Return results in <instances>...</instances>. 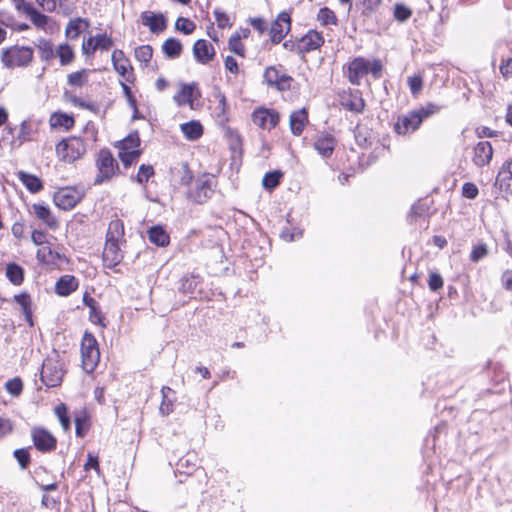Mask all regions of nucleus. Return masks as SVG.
Segmentation results:
<instances>
[{"label": "nucleus", "instance_id": "obj_1", "mask_svg": "<svg viewBox=\"0 0 512 512\" xmlns=\"http://www.w3.org/2000/svg\"><path fill=\"white\" fill-rule=\"evenodd\" d=\"M82 367L87 373H92L100 360V351L96 338L85 332L81 341Z\"/></svg>", "mask_w": 512, "mask_h": 512}, {"label": "nucleus", "instance_id": "obj_2", "mask_svg": "<svg viewBox=\"0 0 512 512\" xmlns=\"http://www.w3.org/2000/svg\"><path fill=\"white\" fill-rule=\"evenodd\" d=\"M86 153V145L80 137L72 136L61 140L56 146L57 156L64 162L72 163Z\"/></svg>", "mask_w": 512, "mask_h": 512}, {"label": "nucleus", "instance_id": "obj_3", "mask_svg": "<svg viewBox=\"0 0 512 512\" xmlns=\"http://www.w3.org/2000/svg\"><path fill=\"white\" fill-rule=\"evenodd\" d=\"M32 58V48L25 46H13L4 49L1 56L2 63L7 68L27 66Z\"/></svg>", "mask_w": 512, "mask_h": 512}, {"label": "nucleus", "instance_id": "obj_4", "mask_svg": "<svg viewBox=\"0 0 512 512\" xmlns=\"http://www.w3.org/2000/svg\"><path fill=\"white\" fill-rule=\"evenodd\" d=\"M55 357H47L42 364L41 381L47 387H56L62 382L64 374L62 363Z\"/></svg>", "mask_w": 512, "mask_h": 512}, {"label": "nucleus", "instance_id": "obj_5", "mask_svg": "<svg viewBox=\"0 0 512 512\" xmlns=\"http://www.w3.org/2000/svg\"><path fill=\"white\" fill-rule=\"evenodd\" d=\"M98 173L94 179V184L99 185L109 180L118 169V164L114 159L111 152L107 149H102L97 158Z\"/></svg>", "mask_w": 512, "mask_h": 512}, {"label": "nucleus", "instance_id": "obj_6", "mask_svg": "<svg viewBox=\"0 0 512 512\" xmlns=\"http://www.w3.org/2000/svg\"><path fill=\"white\" fill-rule=\"evenodd\" d=\"M293 81L294 79L290 75L281 73L276 66H268L263 73V83L279 92L291 90Z\"/></svg>", "mask_w": 512, "mask_h": 512}, {"label": "nucleus", "instance_id": "obj_7", "mask_svg": "<svg viewBox=\"0 0 512 512\" xmlns=\"http://www.w3.org/2000/svg\"><path fill=\"white\" fill-rule=\"evenodd\" d=\"M433 204L434 200L429 197L420 198L411 206V209L407 215V222L409 224H413L420 219L425 220V229H427L430 217L436 212V210L431 211Z\"/></svg>", "mask_w": 512, "mask_h": 512}, {"label": "nucleus", "instance_id": "obj_8", "mask_svg": "<svg viewBox=\"0 0 512 512\" xmlns=\"http://www.w3.org/2000/svg\"><path fill=\"white\" fill-rule=\"evenodd\" d=\"M292 19L290 13L286 11L280 12L276 19L272 22L269 34L273 44H279L285 36L291 31Z\"/></svg>", "mask_w": 512, "mask_h": 512}, {"label": "nucleus", "instance_id": "obj_9", "mask_svg": "<svg viewBox=\"0 0 512 512\" xmlns=\"http://www.w3.org/2000/svg\"><path fill=\"white\" fill-rule=\"evenodd\" d=\"M82 197L83 194L78 189L74 187H64L54 193L53 201L57 207L67 211L74 208Z\"/></svg>", "mask_w": 512, "mask_h": 512}, {"label": "nucleus", "instance_id": "obj_10", "mask_svg": "<svg viewBox=\"0 0 512 512\" xmlns=\"http://www.w3.org/2000/svg\"><path fill=\"white\" fill-rule=\"evenodd\" d=\"M344 74L352 85L359 86L361 79L368 74V60L358 56L343 67Z\"/></svg>", "mask_w": 512, "mask_h": 512}, {"label": "nucleus", "instance_id": "obj_11", "mask_svg": "<svg viewBox=\"0 0 512 512\" xmlns=\"http://www.w3.org/2000/svg\"><path fill=\"white\" fill-rule=\"evenodd\" d=\"M214 194V182L206 175L203 178H198L195 182V187L188 193L189 198L197 204H203Z\"/></svg>", "mask_w": 512, "mask_h": 512}, {"label": "nucleus", "instance_id": "obj_12", "mask_svg": "<svg viewBox=\"0 0 512 512\" xmlns=\"http://www.w3.org/2000/svg\"><path fill=\"white\" fill-rule=\"evenodd\" d=\"M251 117L255 125L269 131L274 129L280 121V114L276 110L266 107L255 109Z\"/></svg>", "mask_w": 512, "mask_h": 512}, {"label": "nucleus", "instance_id": "obj_13", "mask_svg": "<svg viewBox=\"0 0 512 512\" xmlns=\"http://www.w3.org/2000/svg\"><path fill=\"white\" fill-rule=\"evenodd\" d=\"M31 438L35 448L42 453L51 452L56 448V438L45 428H32Z\"/></svg>", "mask_w": 512, "mask_h": 512}, {"label": "nucleus", "instance_id": "obj_14", "mask_svg": "<svg viewBox=\"0 0 512 512\" xmlns=\"http://www.w3.org/2000/svg\"><path fill=\"white\" fill-rule=\"evenodd\" d=\"M298 42V55L304 57L306 53L315 51L322 47L325 43V39L322 32L310 29L305 35L298 38Z\"/></svg>", "mask_w": 512, "mask_h": 512}, {"label": "nucleus", "instance_id": "obj_15", "mask_svg": "<svg viewBox=\"0 0 512 512\" xmlns=\"http://www.w3.org/2000/svg\"><path fill=\"white\" fill-rule=\"evenodd\" d=\"M422 122L421 116H419L416 110H412L406 115L398 117L397 122L394 124V131L399 135H406L418 130Z\"/></svg>", "mask_w": 512, "mask_h": 512}, {"label": "nucleus", "instance_id": "obj_16", "mask_svg": "<svg viewBox=\"0 0 512 512\" xmlns=\"http://www.w3.org/2000/svg\"><path fill=\"white\" fill-rule=\"evenodd\" d=\"M192 53L195 61L201 65L209 64L216 56L214 46L206 39H198L194 42Z\"/></svg>", "mask_w": 512, "mask_h": 512}, {"label": "nucleus", "instance_id": "obj_17", "mask_svg": "<svg viewBox=\"0 0 512 512\" xmlns=\"http://www.w3.org/2000/svg\"><path fill=\"white\" fill-rule=\"evenodd\" d=\"M193 179L192 171L187 162L178 163L169 170V182L174 188L180 185H188Z\"/></svg>", "mask_w": 512, "mask_h": 512}, {"label": "nucleus", "instance_id": "obj_18", "mask_svg": "<svg viewBox=\"0 0 512 512\" xmlns=\"http://www.w3.org/2000/svg\"><path fill=\"white\" fill-rule=\"evenodd\" d=\"M214 97L218 100V104L214 109V117L216 123L223 128L229 122V105L225 94L217 86L214 88Z\"/></svg>", "mask_w": 512, "mask_h": 512}, {"label": "nucleus", "instance_id": "obj_19", "mask_svg": "<svg viewBox=\"0 0 512 512\" xmlns=\"http://www.w3.org/2000/svg\"><path fill=\"white\" fill-rule=\"evenodd\" d=\"M112 63L114 69L119 73V75L126 82H133L134 75L133 69L130 65L129 60L124 56V53L121 50H115L112 53Z\"/></svg>", "mask_w": 512, "mask_h": 512}, {"label": "nucleus", "instance_id": "obj_20", "mask_svg": "<svg viewBox=\"0 0 512 512\" xmlns=\"http://www.w3.org/2000/svg\"><path fill=\"white\" fill-rule=\"evenodd\" d=\"M336 139L332 134L325 133L316 137L313 147L324 159L330 158L336 147Z\"/></svg>", "mask_w": 512, "mask_h": 512}, {"label": "nucleus", "instance_id": "obj_21", "mask_svg": "<svg viewBox=\"0 0 512 512\" xmlns=\"http://www.w3.org/2000/svg\"><path fill=\"white\" fill-rule=\"evenodd\" d=\"M201 280L197 275H186L180 280L179 291L183 294H189L191 298L201 297Z\"/></svg>", "mask_w": 512, "mask_h": 512}, {"label": "nucleus", "instance_id": "obj_22", "mask_svg": "<svg viewBox=\"0 0 512 512\" xmlns=\"http://www.w3.org/2000/svg\"><path fill=\"white\" fill-rule=\"evenodd\" d=\"M123 259L122 252L118 242L106 241L103 250V262L107 268H113L118 265Z\"/></svg>", "mask_w": 512, "mask_h": 512}, {"label": "nucleus", "instance_id": "obj_23", "mask_svg": "<svg viewBox=\"0 0 512 512\" xmlns=\"http://www.w3.org/2000/svg\"><path fill=\"white\" fill-rule=\"evenodd\" d=\"M493 156V148L489 141H480L474 147L473 162L478 167L487 165Z\"/></svg>", "mask_w": 512, "mask_h": 512}, {"label": "nucleus", "instance_id": "obj_24", "mask_svg": "<svg viewBox=\"0 0 512 512\" xmlns=\"http://www.w3.org/2000/svg\"><path fill=\"white\" fill-rule=\"evenodd\" d=\"M308 122V110L305 107L293 111L289 117L291 133L300 136Z\"/></svg>", "mask_w": 512, "mask_h": 512}, {"label": "nucleus", "instance_id": "obj_25", "mask_svg": "<svg viewBox=\"0 0 512 512\" xmlns=\"http://www.w3.org/2000/svg\"><path fill=\"white\" fill-rule=\"evenodd\" d=\"M180 130L188 141L200 139L204 133V127L199 120H190L180 125Z\"/></svg>", "mask_w": 512, "mask_h": 512}, {"label": "nucleus", "instance_id": "obj_26", "mask_svg": "<svg viewBox=\"0 0 512 512\" xmlns=\"http://www.w3.org/2000/svg\"><path fill=\"white\" fill-rule=\"evenodd\" d=\"M225 138L228 141L229 149L233 154V158L238 154L240 157L242 155V137L236 129H233L229 126L223 127Z\"/></svg>", "mask_w": 512, "mask_h": 512}, {"label": "nucleus", "instance_id": "obj_27", "mask_svg": "<svg viewBox=\"0 0 512 512\" xmlns=\"http://www.w3.org/2000/svg\"><path fill=\"white\" fill-rule=\"evenodd\" d=\"M78 287V280L72 275H64L56 282L55 292L60 296H68Z\"/></svg>", "mask_w": 512, "mask_h": 512}, {"label": "nucleus", "instance_id": "obj_28", "mask_svg": "<svg viewBox=\"0 0 512 512\" xmlns=\"http://www.w3.org/2000/svg\"><path fill=\"white\" fill-rule=\"evenodd\" d=\"M162 52L169 59H177L183 52V44L179 39L170 37L162 44Z\"/></svg>", "mask_w": 512, "mask_h": 512}, {"label": "nucleus", "instance_id": "obj_29", "mask_svg": "<svg viewBox=\"0 0 512 512\" xmlns=\"http://www.w3.org/2000/svg\"><path fill=\"white\" fill-rule=\"evenodd\" d=\"M18 178L21 181V183L27 188V190L31 193H38L43 189L42 181L35 175L29 174L24 171H19Z\"/></svg>", "mask_w": 512, "mask_h": 512}, {"label": "nucleus", "instance_id": "obj_30", "mask_svg": "<svg viewBox=\"0 0 512 512\" xmlns=\"http://www.w3.org/2000/svg\"><path fill=\"white\" fill-rule=\"evenodd\" d=\"M124 236V225L119 219L112 220L108 225L106 241L120 242Z\"/></svg>", "mask_w": 512, "mask_h": 512}, {"label": "nucleus", "instance_id": "obj_31", "mask_svg": "<svg viewBox=\"0 0 512 512\" xmlns=\"http://www.w3.org/2000/svg\"><path fill=\"white\" fill-rule=\"evenodd\" d=\"M283 176L284 174L281 170H273L265 173L262 179L263 188L267 191H273L280 185Z\"/></svg>", "mask_w": 512, "mask_h": 512}, {"label": "nucleus", "instance_id": "obj_32", "mask_svg": "<svg viewBox=\"0 0 512 512\" xmlns=\"http://www.w3.org/2000/svg\"><path fill=\"white\" fill-rule=\"evenodd\" d=\"M32 208L37 218L42 220L50 228L56 227L57 221L51 215V211L48 206L42 204H34Z\"/></svg>", "mask_w": 512, "mask_h": 512}, {"label": "nucleus", "instance_id": "obj_33", "mask_svg": "<svg viewBox=\"0 0 512 512\" xmlns=\"http://www.w3.org/2000/svg\"><path fill=\"white\" fill-rule=\"evenodd\" d=\"M141 22L144 26L149 27L152 33L160 32V14L151 11H144L141 14Z\"/></svg>", "mask_w": 512, "mask_h": 512}, {"label": "nucleus", "instance_id": "obj_34", "mask_svg": "<svg viewBox=\"0 0 512 512\" xmlns=\"http://www.w3.org/2000/svg\"><path fill=\"white\" fill-rule=\"evenodd\" d=\"M14 300L21 306L22 313L24 314L26 321L33 325L32 322V310H31V298L27 293H21L14 296Z\"/></svg>", "mask_w": 512, "mask_h": 512}, {"label": "nucleus", "instance_id": "obj_35", "mask_svg": "<svg viewBox=\"0 0 512 512\" xmlns=\"http://www.w3.org/2000/svg\"><path fill=\"white\" fill-rule=\"evenodd\" d=\"M341 105L348 111L361 113L364 110L365 102L361 96L353 97L350 95L349 97L342 98Z\"/></svg>", "mask_w": 512, "mask_h": 512}, {"label": "nucleus", "instance_id": "obj_36", "mask_svg": "<svg viewBox=\"0 0 512 512\" xmlns=\"http://www.w3.org/2000/svg\"><path fill=\"white\" fill-rule=\"evenodd\" d=\"M6 276L14 285H20L24 280V270L16 263H9L6 267Z\"/></svg>", "mask_w": 512, "mask_h": 512}, {"label": "nucleus", "instance_id": "obj_37", "mask_svg": "<svg viewBox=\"0 0 512 512\" xmlns=\"http://www.w3.org/2000/svg\"><path fill=\"white\" fill-rule=\"evenodd\" d=\"M55 55L59 57L62 66L69 65L74 60L73 49L67 43L60 44L56 49Z\"/></svg>", "mask_w": 512, "mask_h": 512}, {"label": "nucleus", "instance_id": "obj_38", "mask_svg": "<svg viewBox=\"0 0 512 512\" xmlns=\"http://www.w3.org/2000/svg\"><path fill=\"white\" fill-rule=\"evenodd\" d=\"M171 394L174 396L175 392L166 386H162V415L169 414L174 411V402L175 397H172Z\"/></svg>", "mask_w": 512, "mask_h": 512}, {"label": "nucleus", "instance_id": "obj_39", "mask_svg": "<svg viewBox=\"0 0 512 512\" xmlns=\"http://www.w3.org/2000/svg\"><path fill=\"white\" fill-rule=\"evenodd\" d=\"M83 24L85 26H88V23L81 18L70 20L65 30L67 38L72 40L77 39L82 31Z\"/></svg>", "mask_w": 512, "mask_h": 512}, {"label": "nucleus", "instance_id": "obj_40", "mask_svg": "<svg viewBox=\"0 0 512 512\" xmlns=\"http://www.w3.org/2000/svg\"><path fill=\"white\" fill-rule=\"evenodd\" d=\"M317 20L322 26L337 25L338 18L333 10L328 7H322L317 14Z\"/></svg>", "mask_w": 512, "mask_h": 512}, {"label": "nucleus", "instance_id": "obj_41", "mask_svg": "<svg viewBox=\"0 0 512 512\" xmlns=\"http://www.w3.org/2000/svg\"><path fill=\"white\" fill-rule=\"evenodd\" d=\"M140 145V138L138 132L130 133L125 139H123L119 144V151H140L138 149Z\"/></svg>", "mask_w": 512, "mask_h": 512}, {"label": "nucleus", "instance_id": "obj_42", "mask_svg": "<svg viewBox=\"0 0 512 512\" xmlns=\"http://www.w3.org/2000/svg\"><path fill=\"white\" fill-rule=\"evenodd\" d=\"M181 95L186 98V102L192 105L193 101L201 97V92L197 83L192 82L184 84L180 91Z\"/></svg>", "mask_w": 512, "mask_h": 512}, {"label": "nucleus", "instance_id": "obj_43", "mask_svg": "<svg viewBox=\"0 0 512 512\" xmlns=\"http://www.w3.org/2000/svg\"><path fill=\"white\" fill-rule=\"evenodd\" d=\"M413 12L410 7L404 3H396L393 8V17L399 23H405L410 19Z\"/></svg>", "mask_w": 512, "mask_h": 512}, {"label": "nucleus", "instance_id": "obj_44", "mask_svg": "<svg viewBox=\"0 0 512 512\" xmlns=\"http://www.w3.org/2000/svg\"><path fill=\"white\" fill-rule=\"evenodd\" d=\"M50 122L51 126L63 127L66 130L70 129L74 125L73 117L64 113H54L51 116Z\"/></svg>", "mask_w": 512, "mask_h": 512}, {"label": "nucleus", "instance_id": "obj_45", "mask_svg": "<svg viewBox=\"0 0 512 512\" xmlns=\"http://www.w3.org/2000/svg\"><path fill=\"white\" fill-rule=\"evenodd\" d=\"M175 29L184 35H190L196 29V24L189 18L180 16L175 22Z\"/></svg>", "mask_w": 512, "mask_h": 512}, {"label": "nucleus", "instance_id": "obj_46", "mask_svg": "<svg viewBox=\"0 0 512 512\" xmlns=\"http://www.w3.org/2000/svg\"><path fill=\"white\" fill-rule=\"evenodd\" d=\"M65 97L75 106L87 109L89 111H92L94 113L98 112L99 107L97 104L93 102H86L80 98H78L76 95L70 94L69 92H65Z\"/></svg>", "mask_w": 512, "mask_h": 512}, {"label": "nucleus", "instance_id": "obj_47", "mask_svg": "<svg viewBox=\"0 0 512 512\" xmlns=\"http://www.w3.org/2000/svg\"><path fill=\"white\" fill-rule=\"evenodd\" d=\"M38 50L40 58L44 61L51 60L56 53V50L54 51L52 42L48 40H41L38 45Z\"/></svg>", "mask_w": 512, "mask_h": 512}, {"label": "nucleus", "instance_id": "obj_48", "mask_svg": "<svg viewBox=\"0 0 512 512\" xmlns=\"http://www.w3.org/2000/svg\"><path fill=\"white\" fill-rule=\"evenodd\" d=\"M88 79V71L86 69H82L77 72L70 73L67 76V82L71 86L82 87Z\"/></svg>", "mask_w": 512, "mask_h": 512}, {"label": "nucleus", "instance_id": "obj_49", "mask_svg": "<svg viewBox=\"0 0 512 512\" xmlns=\"http://www.w3.org/2000/svg\"><path fill=\"white\" fill-rule=\"evenodd\" d=\"M54 412L59 419V422L64 431L70 430L71 422L68 416L67 407L65 404H59L55 407Z\"/></svg>", "mask_w": 512, "mask_h": 512}, {"label": "nucleus", "instance_id": "obj_50", "mask_svg": "<svg viewBox=\"0 0 512 512\" xmlns=\"http://www.w3.org/2000/svg\"><path fill=\"white\" fill-rule=\"evenodd\" d=\"M229 50L238 56H244L245 49L238 33L232 34L228 41Z\"/></svg>", "mask_w": 512, "mask_h": 512}, {"label": "nucleus", "instance_id": "obj_51", "mask_svg": "<svg viewBox=\"0 0 512 512\" xmlns=\"http://www.w3.org/2000/svg\"><path fill=\"white\" fill-rule=\"evenodd\" d=\"M442 108L443 106L441 105L429 102L425 106L416 109V112L419 114V116H421L422 121H424L426 118L439 113Z\"/></svg>", "mask_w": 512, "mask_h": 512}, {"label": "nucleus", "instance_id": "obj_52", "mask_svg": "<svg viewBox=\"0 0 512 512\" xmlns=\"http://www.w3.org/2000/svg\"><path fill=\"white\" fill-rule=\"evenodd\" d=\"M488 255V246L485 243H478L477 245H474L471 253H470V260L474 263L479 262L483 258H485Z\"/></svg>", "mask_w": 512, "mask_h": 512}, {"label": "nucleus", "instance_id": "obj_53", "mask_svg": "<svg viewBox=\"0 0 512 512\" xmlns=\"http://www.w3.org/2000/svg\"><path fill=\"white\" fill-rule=\"evenodd\" d=\"M361 4L363 5L362 16L370 18L380 7L382 0H362Z\"/></svg>", "mask_w": 512, "mask_h": 512}, {"label": "nucleus", "instance_id": "obj_54", "mask_svg": "<svg viewBox=\"0 0 512 512\" xmlns=\"http://www.w3.org/2000/svg\"><path fill=\"white\" fill-rule=\"evenodd\" d=\"M13 455L19 463L21 469H26L31 461L30 453L27 448H19L13 452Z\"/></svg>", "mask_w": 512, "mask_h": 512}, {"label": "nucleus", "instance_id": "obj_55", "mask_svg": "<svg viewBox=\"0 0 512 512\" xmlns=\"http://www.w3.org/2000/svg\"><path fill=\"white\" fill-rule=\"evenodd\" d=\"M444 285L443 278L438 272H430L428 278V287L432 292H439Z\"/></svg>", "mask_w": 512, "mask_h": 512}, {"label": "nucleus", "instance_id": "obj_56", "mask_svg": "<svg viewBox=\"0 0 512 512\" xmlns=\"http://www.w3.org/2000/svg\"><path fill=\"white\" fill-rule=\"evenodd\" d=\"M408 86L411 94L417 97L423 88V78L421 75H413L408 78Z\"/></svg>", "mask_w": 512, "mask_h": 512}, {"label": "nucleus", "instance_id": "obj_57", "mask_svg": "<svg viewBox=\"0 0 512 512\" xmlns=\"http://www.w3.org/2000/svg\"><path fill=\"white\" fill-rule=\"evenodd\" d=\"M153 49L150 45H142L135 49V57L138 61L148 63L152 58Z\"/></svg>", "mask_w": 512, "mask_h": 512}, {"label": "nucleus", "instance_id": "obj_58", "mask_svg": "<svg viewBox=\"0 0 512 512\" xmlns=\"http://www.w3.org/2000/svg\"><path fill=\"white\" fill-rule=\"evenodd\" d=\"M26 12L30 15L31 21L38 27H43L47 23V16L41 14L33 7L29 6L26 8Z\"/></svg>", "mask_w": 512, "mask_h": 512}, {"label": "nucleus", "instance_id": "obj_59", "mask_svg": "<svg viewBox=\"0 0 512 512\" xmlns=\"http://www.w3.org/2000/svg\"><path fill=\"white\" fill-rule=\"evenodd\" d=\"M214 16L217 22V26L220 29L230 28L233 25V23L230 22V18L227 13L222 11L220 8H216L214 10Z\"/></svg>", "mask_w": 512, "mask_h": 512}, {"label": "nucleus", "instance_id": "obj_60", "mask_svg": "<svg viewBox=\"0 0 512 512\" xmlns=\"http://www.w3.org/2000/svg\"><path fill=\"white\" fill-rule=\"evenodd\" d=\"M54 251L49 246H42L37 250L36 257L41 263H53Z\"/></svg>", "mask_w": 512, "mask_h": 512}, {"label": "nucleus", "instance_id": "obj_61", "mask_svg": "<svg viewBox=\"0 0 512 512\" xmlns=\"http://www.w3.org/2000/svg\"><path fill=\"white\" fill-rule=\"evenodd\" d=\"M140 156V151H119V158L125 167L132 165Z\"/></svg>", "mask_w": 512, "mask_h": 512}, {"label": "nucleus", "instance_id": "obj_62", "mask_svg": "<svg viewBox=\"0 0 512 512\" xmlns=\"http://www.w3.org/2000/svg\"><path fill=\"white\" fill-rule=\"evenodd\" d=\"M97 50L108 51L113 46V41L106 34H98L94 36Z\"/></svg>", "mask_w": 512, "mask_h": 512}, {"label": "nucleus", "instance_id": "obj_63", "mask_svg": "<svg viewBox=\"0 0 512 512\" xmlns=\"http://www.w3.org/2000/svg\"><path fill=\"white\" fill-rule=\"evenodd\" d=\"M89 320L93 323V324H98L100 325L101 327H106V323H105V317L104 315L102 314L99 306H95V307H92L89 311Z\"/></svg>", "mask_w": 512, "mask_h": 512}, {"label": "nucleus", "instance_id": "obj_64", "mask_svg": "<svg viewBox=\"0 0 512 512\" xmlns=\"http://www.w3.org/2000/svg\"><path fill=\"white\" fill-rule=\"evenodd\" d=\"M154 175V169L150 165H141L139 167L138 174L136 176V180L138 183L142 184L147 182L151 176Z\"/></svg>", "mask_w": 512, "mask_h": 512}]
</instances>
